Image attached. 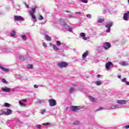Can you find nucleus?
I'll use <instances>...</instances> for the list:
<instances>
[{"label":"nucleus","mask_w":129,"mask_h":129,"mask_svg":"<svg viewBox=\"0 0 129 129\" xmlns=\"http://www.w3.org/2000/svg\"><path fill=\"white\" fill-rule=\"evenodd\" d=\"M36 9H37V7H35L31 9V11H29L30 15L31 16L32 19L34 20V22H37L36 16H35L34 15L35 12H36Z\"/></svg>","instance_id":"obj_1"},{"label":"nucleus","mask_w":129,"mask_h":129,"mask_svg":"<svg viewBox=\"0 0 129 129\" xmlns=\"http://www.w3.org/2000/svg\"><path fill=\"white\" fill-rule=\"evenodd\" d=\"M57 65L58 66V67H60V68H63L64 67H67V66H68V63H67L66 62H58Z\"/></svg>","instance_id":"obj_2"},{"label":"nucleus","mask_w":129,"mask_h":129,"mask_svg":"<svg viewBox=\"0 0 129 129\" xmlns=\"http://www.w3.org/2000/svg\"><path fill=\"white\" fill-rule=\"evenodd\" d=\"M71 109L72 111H77V110H79V109H81V107L77 106H71Z\"/></svg>","instance_id":"obj_3"},{"label":"nucleus","mask_w":129,"mask_h":129,"mask_svg":"<svg viewBox=\"0 0 129 129\" xmlns=\"http://www.w3.org/2000/svg\"><path fill=\"white\" fill-rule=\"evenodd\" d=\"M50 106H55L56 105V100L54 99H50L48 100Z\"/></svg>","instance_id":"obj_4"},{"label":"nucleus","mask_w":129,"mask_h":129,"mask_svg":"<svg viewBox=\"0 0 129 129\" xmlns=\"http://www.w3.org/2000/svg\"><path fill=\"white\" fill-rule=\"evenodd\" d=\"M14 20L16 22H18L19 21H24L25 19H24V18H23V17L19 16H14Z\"/></svg>","instance_id":"obj_5"},{"label":"nucleus","mask_w":129,"mask_h":129,"mask_svg":"<svg viewBox=\"0 0 129 129\" xmlns=\"http://www.w3.org/2000/svg\"><path fill=\"white\" fill-rule=\"evenodd\" d=\"M106 28H107L106 32L107 33H109L110 32V27H112V22H110L109 24L105 25Z\"/></svg>","instance_id":"obj_6"},{"label":"nucleus","mask_w":129,"mask_h":129,"mask_svg":"<svg viewBox=\"0 0 129 129\" xmlns=\"http://www.w3.org/2000/svg\"><path fill=\"white\" fill-rule=\"evenodd\" d=\"M12 110L8 109L6 111H2V114H5V115H10L12 114Z\"/></svg>","instance_id":"obj_7"},{"label":"nucleus","mask_w":129,"mask_h":129,"mask_svg":"<svg viewBox=\"0 0 129 129\" xmlns=\"http://www.w3.org/2000/svg\"><path fill=\"white\" fill-rule=\"evenodd\" d=\"M111 47V44L109 42H106L104 45V49H109Z\"/></svg>","instance_id":"obj_8"},{"label":"nucleus","mask_w":129,"mask_h":129,"mask_svg":"<svg viewBox=\"0 0 129 129\" xmlns=\"http://www.w3.org/2000/svg\"><path fill=\"white\" fill-rule=\"evenodd\" d=\"M60 24L61 26H66V25H67V23L65 21V20L63 19L60 20Z\"/></svg>","instance_id":"obj_9"},{"label":"nucleus","mask_w":129,"mask_h":129,"mask_svg":"<svg viewBox=\"0 0 129 129\" xmlns=\"http://www.w3.org/2000/svg\"><path fill=\"white\" fill-rule=\"evenodd\" d=\"M117 103H119V104H125V103H126V101L124 100H117Z\"/></svg>","instance_id":"obj_10"},{"label":"nucleus","mask_w":129,"mask_h":129,"mask_svg":"<svg viewBox=\"0 0 129 129\" xmlns=\"http://www.w3.org/2000/svg\"><path fill=\"white\" fill-rule=\"evenodd\" d=\"M111 65H112V62L109 61L106 64V69H109V68L110 67V66H111Z\"/></svg>","instance_id":"obj_11"},{"label":"nucleus","mask_w":129,"mask_h":129,"mask_svg":"<svg viewBox=\"0 0 129 129\" xmlns=\"http://www.w3.org/2000/svg\"><path fill=\"white\" fill-rule=\"evenodd\" d=\"M81 37H82L83 40H84V41H87V37H85V33L82 32L80 34Z\"/></svg>","instance_id":"obj_12"},{"label":"nucleus","mask_w":129,"mask_h":129,"mask_svg":"<svg viewBox=\"0 0 129 129\" xmlns=\"http://www.w3.org/2000/svg\"><path fill=\"white\" fill-rule=\"evenodd\" d=\"M44 38L46 41H51V40H52L51 37L47 34H44Z\"/></svg>","instance_id":"obj_13"},{"label":"nucleus","mask_w":129,"mask_h":129,"mask_svg":"<svg viewBox=\"0 0 129 129\" xmlns=\"http://www.w3.org/2000/svg\"><path fill=\"white\" fill-rule=\"evenodd\" d=\"M88 55V51H86L85 52H84L83 53V54L82 55V58L83 59H85V58H86V57H87V56Z\"/></svg>","instance_id":"obj_14"},{"label":"nucleus","mask_w":129,"mask_h":129,"mask_svg":"<svg viewBox=\"0 0 129 129\" xmlns=\"http://www.w3.org/2000/svg\"><path fill=\"white\" fill-rule=\"evenodd\" d=\"M97 22V23H100V24H102V23L104 22V19L98 18Z\"/></svg>","instance_id":"obj_15"},{"label":"nucleus","mask_w":129,"mask_h":129,"mask_svg":"<svg viewBox=\"0 0 129 129\" xmlns=\"http://www.w3.org/2000/svg\"><path fill=\"white\" fill-rule=\"evenodd\" d=\"M123 19L124 20V21H127V20H128V16L127 15V14H126V13H124L123 15Z\"/></svg>","instance_id":"obj_16"},{"label":"nucleus","mask_w":129,"mask_h":129,"mask_svg":"<svg viewBox=\"0 0 129 129\" xmlns=\"http://www.w3.org/2000/svg\"><path fill=\"white\" fill-rule=\"evenodd\" d=\"M0 69L3 70L5 72H9V69H8L7 68H4L3 67L1 66H0Z\"/></svg>","instance_id":"obj_17"},{"label":"nucleus","mask_w":129,"mask_h":129,"mask_svg":"<svg viewBox=\"0 0 129 129\" xmlns=\"http://www.w3.org/2000/svg\"><path fill=\"white\" fill-rule=\"evenodd\" d=\"M3 91H5V92H10L11 91V89L9 88H5L2 89Z\"/></svg>","instance_id":"obj_18"},{"label":"nucleus","mask_w":129,"mask_h":129,"mask_svg":"<svg viewBox=\"0 0 129 129\" xmlns=\"http://www.w3.org/2000/svg\"><path fill=\"white\" fill-rule=\"evenodd\" d=\"M89 98L90 100L91 101H92V102H95V98H94L92 96H89Z\"/></svg>","instance_id":"obj_19"},{"label":"nucleus","mask_w":129,"mask_h":129,"mask_svg":"<svg viewBox=\"0 0 129 129\" xmlns=\"http://www.w3.org/2000/svg\"><path fill=\"white\" fill-rule=\"evenodd\" d=\"M121 65L122 66H127L128 65V63H126V62L125 61H122L121 63Z\"/></svg>","instance_id":"obj_20"},{"label":"nucleus","mask_w":129,"mask_h":129,"mask_svg":"<svg viewBox=\"0 0 129 129\" xmlns=\"http://www.w3.org/2000/svg\"><path fill=\"white\" fill-rule=\"evenodd\" d=\"M16 31H15V30H13L12 32L10 34V35L11 36V37H15V36H16Z\"/></svg>","instance_id":"obj_21"},{"label":"nucleus","mask_w":129,"mask_h":129,"mask_svg":"<svg viewBox=\"0 0 129 129\" xmlns=\"http://www.w3.org/2000/svg\"><path fill=\"white\" fill-rule=\"evenodd\" d=\"M49 46L52 47L53 49H58V48L56 47V45H53V43H49Z\"/></svg>","instance_id":"obj_22"},{"label":"nucleus","mask_w":129,"mask_h":129,"mask_svg":"<svg viewBox=\"0 0 129 129\" xmlns=\"http://www.w3.org/2000/svg\"><path fill=\"white\" fill-rule=\"evenodd\" d=\"M22 39H23V40H24V41H26L27 40V37H26V35H22L21 36Z\"/></svg>","instance_id":"obj_23"},{"label":"nucleus","mask_w":129,"mask_h":129,"mask_svg":"<svg viewBox=\"0 0 129 129\" xmlns=\"http://www.w3.org/2000/svg\"><path fill=\"white\" fill-rule=\"evenodd\" d=\"M79 123H80V122L79 121H75V122H73V124L74 125H78Z\"/></svg>","instance_id":"obj_24"},{"label":"nucleus","mask_w":129,"mask_h":129,"mask_svg":"<svg viewBox=\"0 0 129 129\" xmlns=\"http://www.w3.org/2000/svg\"><path fill=\"white\" fill-rule=\"evenodd\" d=\"M56 45H57V46H61V42H60V41L59 40H57L56 41Z\"/></svg>","instance_id":"obj_25"},{"label":"nucleus","mask_w":129,"mask_h":129,"mask_svg":"<svg viewBox=\"0 0 129 129\" xmlns=\"http://www.w3.org/2000/svg\"><path fill=\"white\" fill-rule=\"evenodd\" d=\"M38 20L39 21H42V20H44V17L42 16V15H39V17L38 18Z\"/></svg>","instance_id":"obj_26"},{"label":"nucleus","mask_w":129,"mask_h":129,"mask_svg":"<svg viewBox=\"0 0 129 129\" xmlns=\"http://www.w3.org/2000/svg\"><path fill=\"white\" fill-rule=\"evenodd\" d=\"M5 106L6 107H10V106H11V105L8 103H5Z\"/></svg>","instance_id":"obj_27"},{"label":"nucleus","mask_w":129,"mask_h":129,"mask_svg":"<svg viewBox=\"0 0 129 129\" xmlns=\"http://www.w3.org/2000/svg\"><path fill=\"white\" fill-rule=\"evenodd\" d=\"M27 67H28V69H32L33 68V65H32V64H28L27 66Z\"/></svg>","instance_id":"obj_28"},{"label":"nucleus","mask_w":129,"mask_h":129,"mask_svg":"<svg viewBox=\"0 0 129 129\" xmlns=\"http://www.w3.org/2000/svg\"><path fill=\"white\" fill-rule=\"evenodd\" d=\"M74 91V89L73 88H70V93H72Z\"/></svg>","instance_id":"obj_29"},{"label":"nucleus","mask_w":129,"mask_h":129,"mask_svg":"<svg viewBox=\"0 0 129 129\" xmlns=\"http://www.w3.org/2000/svg\"><path fill=\"white\" fill-rule=\"evenodd\" d=\"M19 104H20V105H22L23 106H26V104L22 103V102L21 101H19Z\"/></svg>","instance_id":"obj_30"},{"label":"nucleus","mask_w":129,"mask_h":129,"mask_svg":"<svg viewBox=\"0 0 129 129\" xmlns=\"http://www.w3.org/2000/svg\"><path fill=\"white\" fill-rule=\"evenodd\" d=\"M81 2H82V3H84V4H87V3H88V1L86 0H81Z\"/></svg>","instance_id":"obj_31"},{"label":"nucleus","mask_w":129,"mask_h":129,"mask_svg":"<svg viewBox=\"0 0 129 129\" xmlns=\"http://www.w3.org/2000/svg\"><path fill=\"white\" fill-rule=\"evenodd\" d=\"M96 85H100V84H101V82H100L99 81H96Z\"/></svg>","instance_id":"obj_32"},{"label":"nucleus","mask_w":129,"mask_h":129,"mask_svg":"<svg viewBox=\"0 0 129 129\" xmlns=\"http://www.w3.org/2000/svg\"><path fill=\"white\" fill-rule=\"evenodd\" d=\"M86 16L87 18H89V19L91 18V15L90 14H87Z\"/></svg>","instance_id":"obj_33"},{"label":"nucleus","mask_w":129,"mask_h":129,"mask_svg":"<svg viewBox=\"0 0 129 129\" xmlns=\"http://www.w3.org/2000/svg\"><path fill=\"white\" fill-rule=\"evenodd\" d=\"M44 112H46V110L44 109V110H41V113H42V114L44 113Z\"/></svg>","instance_id":"obj_34"},{"label":"nucleus","mask_w":129,"mask_h":129,"mask_svg":"<svg viewBox=\"0 0 129 129\" xmlns=\"http://www.w3.org/2000/svg\"><path fill=\"white\" fill-rule=\"evenodd\" d=\"M42 102H44V101H42L41 100H39L38 101H37V103H42Z\"/></svg>","instance_id":"obj_35"},{"label":"nucleus","mask_w":129,"mask_h":129,"mask_svg":"<svg viewBox=\"0 0 129 129\" xmlns=\"http://www.w3.org/2000/svg\"><path fill=\"white\" fill-rule=\"evenodd\" d=\"M2 82H3V83H7V81H6V79H2Z\"/></svg>","instance_id":"obj_36"},{"label":"nucleus","mask_w":129,"mask_h":129,"mask_svg":"<svg viewBox=\"0 0 129 129\" xmlns=\"http://www.w3.org/2000/svg\"><path fill=\"white\" fill-rule=\"evenodd\" d=\"M126 78H124L122 80V82H126Z\"/></svg>","instance_id":"obj_37"},{"label":"nucleus","mask_w":129,"mask_h":129,"mask_svg":"<svg viewBox=\"0 0 129 129\" xmlns=\"http://www.w3.org/2000/svg\"><path fill=\"white\" fill-rule=\"evenodd\" d=\"M42 45L43 47H47V45H46V43L45 42H43Z\"/></svg>","instance_id":"obj_38"},{"label":"nucleus","mask_w":129,"mask_h":129,"mask_svg":"<svg viewBox=\"0 0 129 129\" xmlns=\"http://www.w3.org/2000/svg\"><path fill=\"white\" fill-rule=\"evenodd\" d=\"M36 127H37L38 128H41V125L37 124L36 125Z\"/></svg>","instance_id":"obj_39"},{"label":"nucleus","mask_w":129,"mask_h":129,"mask_svg":"<svg viewBox=\"0 0 129 129\" xmlns=\"http://www.w3.org/2000/svg\"><path fill=\"white\" fill-rule=\"evenodd\" d=\"M43 125H49L50 124L49 123H42Z\"/></svg>","instance_id":"obj_40"},{"label":"nucleus","mask_w":129,"mask_h":129,"mask_svg":"<svg viewBox=\"0 0 129 129\" xmlns=\"http://www.w3.org/2000/svg\"><path fill=\"white\" fill-rule=\"evenodd\" d=\"M124 128L126 129L129 128V125H126L124 126Z\"/></svg>","instance_id":"obj_41"},{"label":"nucleus","mask_w":129,"mask_h":129,"mask_svg":"<svg viewBox=\"0 0 129 129\" xmlns=\"http://www.w3.org/2000/svg\"><path fill=\"white\" fill-rule=\"evenodd\" d=\"M117 107H118V106H114L113 107H112V108H116Z\"/></svg>","instance_id":"obj_42"},{"label":"nucleus","mask_w":129,"mask_h":129,"mask_svg":"<svg viewBox=\"0 0 129 129\" xmlns=\"http://www.w3.org/2000/svg\"><path fill=\"white\" fill-rule=\"evenodd\" d=\"M103 108L102 107H100L98 110H101Z\"/></svg>","instance_id":"obj_43"},{"label":"nucleus","mask_w":129,"mask_h":129,"mask_svg":"<svg viewBox=\"0 0 129 129\" xmlns=\"http://www.w3.org/2000/svg\"><path fill=\"white\" fill-rule=\"evenodd\" d=\"M100 77H101L100 75H97V77L98 78H100Z\"/></svg>","instance_id":"obj_44"},{"label":"nucleus","mask_w":129,"mask_h":129,"mask_svg":"<svg viewBox=\"0 0 129 129\" xmlns=\"http://www.w3.org/2000/svg\"><path fill=\"white\" fill-rule=\"evenodd\" d=\"M34 87H35V88H38V85H35Z\"/></svg>","instance_id":"obj_45"},{"label":"nucleus","mask_w":129,"mask_h":129,"mask_svg":"<svg viewBox=\"0 0 129 129\" xmlns=\"http://www.w3.org/2000/svg\"><path fill=\"white\" fill-rule=\"evenodd\" d=\"M22 101H23V102H27V100L26 99H23Z\"/></svg>","instance_id":"obj_46"},{"label":"nucleus","mask_w":129,"mask_h":129,"mask_svg":"<svg viewBox=\"0 0 129 129\" xmlns=\"http://www.w3.org/2000/svg\"><path fill=\"white\" fill-rule=\"evenodd\" d=\"M25 5L26 6V8H27V9H29V5H27V4H25Z\"/></svg>","instance_id":"obj_47"},{"label":"nucleus","mask_w":129,"mask_h":129,"mask_svg":"<svg viewBox=\"0 0 129 129\" xmlns=\"http://www.w3.org/2000/svg\"><path fill=\"white\" fill-rule=\"evenodd\" d=\"M19 58L20 59V60H22V56L21 55H20L19 56Z\"/></svg>","instance_id":"obj_48"},{"label":"nucleus","mask_w":129,"mask_h":129,"mask_svg":"<svg viewBox=\"0 0 129 129\" xmlns=\"http://www.w3.org/2000/svg\"><path fill=\"white\" fill-rule=\"evenodd\" d=\"M69 32H72V29L70 28V29H69Z\"/></svg>","instance_id":"obj_49"},{"label":"nucleus","mask_w":129,"mask_h":129,"mask_svg":"<svg viewBox=\"0 0 129 129\" xmlns=\"http://www.w3.org/2000/svg\"><path fill=\"white\" fill-rule=\"evenodd\" d=\"M125 83L126 85H129V82H125Z\"/></svg>","instance_id":"obj_50"},{"label":"nucleus","mask_w":129,"mask_h":129,"mask_svg":"<svg viewBox=\"0 0 129 129\" xmlns=\"http://www.w3.org/2000/svg\"><path fill=\"white\" fill-rule=\"evenodd\" d=\"M117 77H118V78H120L121 77V76H118Z\"/></svg>","instance_id":"obj_51"},{"label":"nucleus","mask_w":129,"mask_h":129,"mask_svg":"<svg viewBox=\"0 0 129 129\" xmlns=\"http://www.w3.org/2000/svg\"><path fill=\"white\" fill-rule=\"evenodd\" d=\"M76 13H77V14H81V12H76Z\"/></svg>","instance_id":"obj_52"},{"label":"nucleus","mask_w":129,"mask_h":129,"mask_svg":"<svg viewBox=\"0 0 129 129\" xmlns=\"http://www.w3.org/2000/svg\"><path fill=\"white\" fill-rule=\"evenodd\" d=\"M128 4H129V0H128Z\"/></svg>","instance_id":"obj_53"}]
</instances>
